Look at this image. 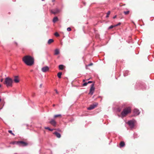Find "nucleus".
<instances>
[{
  "label": "nucleus",
  "instance_id": "obj_1",
  "mask_svg": "<svg viewBox=\"0 0 154 154\" xmlns=\"http://www.w3.org/2000/svg\"><path fill=\"white\" fill-rule=\"evenodd\" d=\"M23 61L27 65L31 66L34 63L33 58L29 55L24 56L22 58Z\"/></svg>",
  "mask_w": 154,
  "mask_h": 154
},
{
  "label": "nucleus",
  "instance_id": "obj_2",
  "mask_svg": "<svg viewBox=\"0 0 154 154\" xmlns=\"http://www.w3.org/2000/svg\"><path fill=\"white\" fill-rule=\"evenodd\" d=\"M131 112V108L130 107L125 108L121 113V115L122 117L126 116L128 114Z\"/></svg>",
  "mask_w": 154,
  "mask_h": 154
},
{
  "label": "nucleus",
  "instance_id": "obj_3",
  "mask_svg": "<svg viewBox=\"0 0 154 154\" xmlns=\"http://www.w3.org/2000/svg\"><path fill=\"white\" fill-rule=\"evenodd\" d=\"M13 82V80L11 78L7 77L5 79L4 83V84L6 85L7 87L9 86L12 87Z\"/></svg>",
  "mask_w": 154,
  "mask_h": 154
},
{
  "label": "nucleus",
  "instance_id": "obj_4",
  "mask_svg": "<svg viewBox=\"0 0 154 154\" xmlns=\"http://www.w3.org/2000/svg\"><path fill=\"white\" fill-rule=\"evenodd\" d=\"M94 86V84H93L91 85L89 94H91V95H92L93 94L95 89Z\"/></svg>",
  "mask_w": 154,
  "mask_h": 154
},
{
  "label": "nucleus",
  "instance_id": "obj_5",
  "mask_svg": "<svg viewBox=\"0 0 154 154\" xmlns=\"http://www.w3.org/2000/svg\"><path fill=\"white\" fill-rule=\"evenodd\" d=\"M17 144L20 146H26L27 145V143L23 141H19L16 142Z\"/></svg>",
  "mask_w": 154,
  "mask_h": 154
},
{
  "label": "nucleus",
  "instance_id": "obj_6",
  "mask_svg": "<svg viewBox=\"0 0 154 154\" xmlns=\"http://www.w3.org/2000/svg\"><path fill=\"white\" fill-rule=\"evenodd\" d=\"M97 105L98 103H95L94 104L91 105L88 108V109L90 110L92 109L95 107H97Z\"/></svg>",
  "mask_w": 154,
  "mask_h": 154
},
{
  "label": "nucleus",
  "instance_id": "obj_7",
  "mask_svg": "<svg viewBox=\"0 0 154 154\" xmlns=\"http://www.w3.org/2000/svg\"><path fill=\"white\" fill-rule=\"evenodd\" d=\"M134 120H131L129 121L128 122V124L131 128H132L134 127Z\"/></svg>",
  "mask_w": 154,
  "mask_h": 154
},
{
  "label": "nucleus",
  "instance_id": "obj_8",
  "mask_svg": "<svg viewBox=\"0 0 154 154\" xmlns=\"http://www.w3.org/2000/svg\"><path fill=\"white\" fill-rule=\"evenodd\" d=\"M134 116L139 115L140 113L139 112V110L137 109H134Z\"/></svg>",
  "mask_w": 154,
  "mask_h": 154
},
{
  "label": "nucleus",
  "instance_id": "obj_9",
  "mask_svg": "<svg viewBox=\"0 0 154 154\" xmlns=\"http://www.w3.org/2000/svg\"><path fill=\"white\" fill-rule=\"evenodd\" d=\"M49 69V68L47 66L44 67L42 69V70L43 72H45L48 71Z\"/></svg>",
  "mask_w": 154,
  "mask_h": 154
},
{
  "label": "nucleus",
  "instance_id": "obj_10",
  "mask_svg": "<svg viewBox=\"0 0 154 154\" xmlns=\"http://www.w3.org/2000/svg\"><path fill=\"white\" fill-rule=\"evenodd\" d=\"M49 123L53 126L55 127L56 125V122L53 119H51Z\"/></svg>",
  "mask_w": 154,
  "mask_h": 154
},
{
  "label": "nucleus",
  "instance_id": "obj_11",
  "mask_svg": "<svg viewBox=\"0 0 154 154\" xmlns=\"http://www.w3.org/2000/svg\"><path fill=\"white\" fill-rule=\"evenodd\" d=\"M14 81L15 83H17L19 82V77L18 76H15L14 77Z\"/></svg>",
  "mask_w": 154,
  "mask_h": 154
},
{
  "label": "nucleus",
  "instance_id": "obj_12",
  "mask_svg": "<svg viewBox=\"0 0 154 154\" xmlns=\"http://www.w3.org/2000/svg\"><path fill=\"white\" fill-rule=\"evenodd\" d=\"M51 12L53 14H55L59 12V11L58 9H56L54 10H51Z\"/></svg>",
  "mask_w": 154,
  "mask_h": 154
},
{
  "label": "nucleus",
  "instance_id": "obj_13",
  "mask_svg": "<svg viewBox=\"0 0 154 154\" xmlns=\"http://www.w3.org/2000/svg\"><path fill=\"white\" fill-rule=\"evenodd\" d=\"M54 134L56 136V137L58 138H60L61 137V135L60 133L57 132L56 131L54 132Z\"/></svg>",
  "mask_w": 154,
  "mask_h": 154
},
{
  "label": "nucleus",
  "instance_id": "obj_14",
  "mask_svg": "<svg viewBox=\"0 0 154 154\" xmlns=\"http://www.w3.org/2000/svg\"><path fill=\"white\" fill-rule=\"evenodd\" d=\"M120 147H123L125 146V143L124 142L121 141L119 144Z\"/></svg>",
  "mask_w": 154,
  "mask_h": 154
},
{
  "label": "nucleus",
  "instance_id": "obj_15",
  "mask_svg": "<svg viewBox=\"0 0 154 154\" xmlns=\"http://www.w3.org/2000/svg\"><path fill=\"white\" fill-rule=\"evenodd\" d=\"M58 19L57 17H54L53 19V21L54 23H55L57 21H58Z\"/></svg>",
  "mask_w": 154,
  "mask_h": 154
},
{
  "label": "nucleus",
  "instance_id": "obj_16",
  "mask_svg": "<svg viewBox=\"0 0 154 154\" xmlns=\"http://www.w3.org/2000/svg\"><path fill=\"white\" fill-rule=\"evenodd\" d=\"M59 50L58 49H56L55 50V51H54V54L55 55H58L59 54Z\"/></svg>",
  "mask_w": 154,
  "mask_h": 154
},
{
  "label": "nucleus",
  "instance_id": "obj_17",
  "mask_svg": "<svg viewBox=\"0 0 154 154\" xmlns=\"http://www.w3.org/2000/svg\"><path fill=\"white\" fill-rule=\"evenodd\" d=\"M53 42H54L53 39H49L48 40V44H50L51 43H52Z\"/></svg>",
  "mask_w": 154,
  "mask_h": 154
},
{
  "label": "nucleus",
  "instance_id": "obj_18",
  "mask_svg": "<svg viewBox=\"0 0 154 154\" xmlns=\"http://www.w3.org/2000/svg\"><path fill=\"white\" fill-rule=\"evenodd\" d=\"M64 66L63 65H60L59 66V68L60 69L62 70L64 69Z\"/></svg>",
  "mask_w": 154,
  "mask_h": 154
},
{
  "label": "nucleus",
  "instance_id": "obj_19",
  "mask_svg": "<svg viewBox=\"0 0 154 154\" xmlns=\"http://www.w3.org/2000/svg\"><path fill=\"white\" fill-rule=\"evenodd\" d=\"M54 117L55 118H56L57 117L61 118V115L60 114L55 115L54 116Z\"/></svg>",
  "mask_w": 154,
  "mask_h": 154
},
{
  "label": "nucleus",
  "instance_id": "obj_20",
  "mask_svg": "<svg viewBox=\"0 0 154 154\" xmlns=\"http://www.w3.org/2000/svg\"><path fill=\"white\" fill-rule=\"evenodd\" d=\"M62 74V73L61 72H60L58 73L57 75L59 78H61V75Z\"/></svg>",
  "mask_w": 154,
  "mask_h": 154
},
{
  "label": "nucleus",
  "instance_id": "obj_21",
  "mask_svg": "<svg viewBox=\"0 0 154 154\" xmlns=\"http://www.w3.org/2000/svg\"><path fill=\"white\" fill-rule=\"evenodd\" d=\"M110 11H109L107 13V15L106 16V18H108L109 17V15L110 14Z\"/></svg>",
  "mask_w": 154,
  "mask_h": 154
},
{
  "label": "nucleus",
  "instance_id": "obj_22",
  "mask_svg": "<svg viewBox=\"0 0 154 154\" xmlns=\"http://www.w3.org/2000/svg\"><path fill=\"white\" fill-rule=\"evenodd\" d=\"M8 132L9 133L11 134L13 136H15V134L12 132V131L11 130H9L8 131Z\"/></svg>",
  "mask_w": 154,
  "mask_h": 154
},
{
  "label": "nucleus",
  "instance_id": "obj_23",
  "mask_svg": "<svg viewBox=\"0 0 154 154\" xmlns=\"http://www.w3.org/2000/svg\"><path fill=\"white\" fill-rule=\"evenodd\" d=\"M129 11H124V13L125 15H127L129 13Z\"/></svg>",
  "mask_w": 154,
  "mask_h": 154
},
{
  "label": "nucleus",
  "instance_id": "obj_24",
  "mask_svg": "<svg viewBox=\"0 0 154 154\" xmlns=\"http://www.w3.org/2000/svg\"><path fill=\"white\" fill-rule=\"evenodd\" d=\"M54 35L57 37H58L59 36V35L57 32H56L55 33Z\"/></svg>",
  "mask_w": 154,
  "mask_h": 154
},
{
  "label": "nucleus",
  "instance_id": "obj_25",
  "mask_svg": "<svg viewBox=\"0 0 154 154\" xmlns=\"http://www.w3.org/2000/svg\"><path fill=\"white\" fill-rule=\"evenodd\" d=\"M115 25L114 26H113V25H111V26H110L109 28V29H111L113 27H115Z\"/></svg>",
  "mask_w": 154,
  "mask_h": 154
},
{
  "label": "nucleus",
  "instance_id": "obj_26",
  "mask_svg": "<svg viewBox=\"0 0 154 154\" xmlns=\"http://www.w3.org/2000/svg\"><path fill=\"white\" fill-rule=\"evenodd\" d=\"M88 83L87 82H85L83 85H82V86H86L88 84Z\"/></svg>",
  "mask_w": 154,
  "mask_h": 154
},
{
  "label": "nucleus",
  "instance_id": "obj_27",
  "mask_svg": "<svg viewBox=\"0 0 154 154\" xmlns=\"http://www.w3.org/2000/svg\"><path fill=\"white\" fill-rule=\"evenodd\" d=\"M67 30L68 31H70L71 30V29L70 27H68L67 28Z\"/></svg>",
  "mask_w": 154,
  "mask_h": 154
},
{
  "label": "nucleus",
  "instance_id": "obj_28",
  "mask_svg": "<svg viewBox=\"0 0 154 154\" xmlns=\"http://www.w3.org/2000/svg\"><path fill=\"white\" fill-rule=\"evenodd\" d=\"M45 129H47V130H51V129L49 128L48 127H45Z\"/></svg>",
  "mask_w": 154,
  "mask_h": 154
},
{
  "label": "nucleus",
  "instance_id": "obj_29",
  "mask_svg": "<svg viewBox=\"0 0 154 154\" xmlns=\"http://www.w3.org/2000/svg\"><path fill=\"white\" fill-rule=\"evenodd\" d=\"M121 24V23H119L115 25V26H118L119 25H120Z\"/></svg>",
  "mask_w": 154,
  "mask_h": 154
},
{
  "label": "nucleus",
  "instance_id": "obj_30",
  "mask_svg": "<svg viewBox=\"0 0 154 154\" xmlns=\"http://www.w3.org/2000/svg\"><path fill=\"white\" fill-rule=\"evenodd\" d=\"M92 65H93V63H91L90 64L88 65H87V66H90Z\"/></svg>",
  "mask_w": 154,
  "mask_h": 154
},
{
  "label": "nucleus",
  "instance_id": "obj_31",
  "mask_svg": "<svg viewBox=\"0 0 154 154\" xmlns=\"http://www.w3.org/2000/svg\"><path fill=\"white\" fill-rule=\"evenodd\" d=\"M17 141H14L12 142L11 143L13 144H17V143L16 142H17Z\"/></svg>",
  "mask_w": 154,
  "mask_h": 154
},
{
  "label": "nucleus",
  "instance_id": "obj_32",
  "mask_svg": "<svg viewBox=\"0 0 154 154\" xmlns=\"http://www.w3.org/2000/svg\"><path fill=\"white\" fill-rule=\"evenodd\" d=\"M92 82H93L90 81H88L87 83H88V84H89V83H91Z\"/></svg>",
  "mask_w": 154,
  "mask_h": 154
},
{
  "label": "nucleus",
  "instance_id": "obj_33",
  "mask_svg": "<svg viewBox=\"0 0 154 154\" xmlns=\"http://www.w3.org/2000/svg\"><path fill=\"white\" fill-rule=\"evenodd\" d=\"M116 16H114V17H113V18L115 19V18H116Z\"/></svg>",
  "mask_w": 154,
  "mask_h": 154
},
{
  "label": "nucleus",
  "instance_id": "obj_34",
  "mask_svg": "<svg viewBox=\"0 0 154 154\" xmlns=\"http://www.w3.org/2000/svg\"><path fill=\"white\" fill-rule=\"evenodd\" d=\"M55 91H56V93L57 94H58V91H57V90H55Z\"/></svg>",
  "mask_w": 154,
  "mask_h": 154
},
{
  "label": "nucleus",
  "instance_id": "obj_35",
  "mask_svg": "<svg viewBox=\"0 0 154 154\" xmlns=\"http://www.w3.org/2000/svg\"><path fill=\"white\" fill-rule=\"evenodd\" d=\"M3 81V79H1V82H2V81Z\"/></svg>",
  "mask_w": 154,
  "mask_h": 154
},
{
  "label": "nucleus",
  "instance_id": "obj_36",
  "mask_svg": "<svg viewBox=\"0 0 154 154\" xmlns=\"http://www.w3.org/2000/svg\"><path fill=\"white\" fill-rule=\"evenodd\" d=\"M53 129H51V130H49V131H53Z\"/></svg>",
  "mask_w": 154,
  "mask_h": 154
},
{
  "label": "nucleus",
  "instance_id": "obj_37",
  "mask_svg": "<svg viewBox=\"0 0 154 154\" xmlns=\"http://www.w3.org/2000/svg\"><path fill=\"white\" fill-rule=\"evenodd\" d=\"M85 81V79H84V80H83V82H84Z\"/></svg>",
  "mask_w": 154,
  "mask_h": 154
},
{
  "label": "nucleus",
  "instance_id": "obj_38",
  "mask_svg": "<svg viewBox=\"0 0 154 154\" xmlns=\"http://www.w3.org/2000/svg\"><path fill=\"white\" fill-rule=\"evenodd\" d=\"M42 84H41V85H40V87H42Z\"/></svg>",
  "mask_w": 154,
  "mask_h": 154
},
{
  "label": "nucleus",
  "instance_id": "obj_39",
  "mask_svg": "<svg viewBox=\"0 0 154 154\" xmlns=\"http://www.w3.org/2000/svg\"><path fill=\"white\" fill-rule=\"evenodd\" d=\"M53 106H55V104H53Z\"/></svg>",
  "mask_w": 154,
  "mask_h": 154
},
{
  "label": "nucleus",
  "instance_id": "obj_40",
  "mask_svg": "<svg viewBox=\"0 0 154 154\" xmlns=\"http://www.w3.org/2000/svg\"><path fill=\"white\" fill-rule=\"evenodd\" d=\"M89 79H87V80H89Z\"/></svg>",
  "mask_w": 154,
  "mask_h": 154
},
{
  "label": "nucleus",
  "instance_id": "obj_41",
  "mask_svg": "<svg viewBox=\"0 0 154 154\" xmlns=\"http://www.w3.org/2000/svg\"><path fill=\"white\" fill-rule=\"evenodd\" d=\"M1 101V99H0V101Z\"/></svg>",
  "mask_w": 154,
  "mask_h": 154
},
{
  "label": "nucleus",
  "instance_id": "obj_42",
  "mask_svg": "<svg viewBox=\"0 0 154 154\" xmlns=\"http://www.w3.org/2000/svg\"><path fill=\"white\" fill-rule=\"evenodd\" d=\"M1 87V85H0V88Z\"/></svg>",
  "mask_w": 154,
  "mask_h": 154
},
{
  "label": "nucleus",
  "instance_id": "obj_43",
  "mask_svg": "<svg viewBox=\"0 0 154 154\" xmlns=\"http://www.w3.org/2000/svg\"><path fill=\"white\" fill-rule=\"evenodd\" d=\"M54 0H53V2H54Z\"/></svg>",
  "mask_w": 154,
  "mask_h": 154
},
{
  "label": "nucleus",
  "instance_id": "obj_44",
  "mask_svg": "<svg viewBox=\"0 0 154 154\" xmlns=\"http://www.w3.org/2000/svg\"><path fill=\"white\" fill-rule=\"evenodd\" d=\"M54 0H53V2H54Z\"/></svg>",
  "mask_w": 154,
  "mask_h": 154
},
{
  "label": "nucleus",
  "instance_id": "obj_45",
  "mask_svg": "<svg viewBox=\"0 0 154 154\" xmlns=\"http://www.w3.org/2000/svg\"><path fill=\"white\" fill-rule=\"evenodd\" d=\"M54 0H53V2H54Z\"/></svg>",
  "mask_w": 154,
  "mask_h": 154
}]
</instances>
